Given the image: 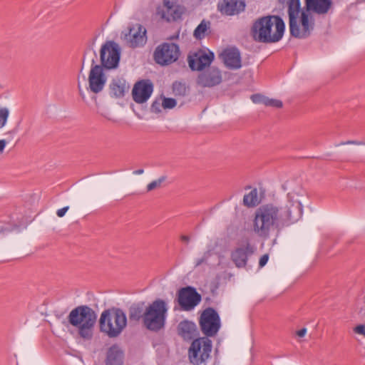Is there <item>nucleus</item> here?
<instances>
[{"label": "nucleus", "mask_w": 365, "mask_h": 365, "mask_svg": "<svg viewBox=\"0 0 365 365\" xmlns=\"http://www.w3.org/2000/svg\"><path fill=\"white\" fill-rule=\"evenodd\" d=\"M303 195L295 192L287 194L286 204L277 207L272 203L259 206L255 211L253 230L259 237H268L272 230L289 226L302 216L303 206L299 199Z\"/></svg>", "instance_id": "1"}, {"label": "nucleus", "mask_w": 365, "mask_h": 365, "mask_svg": "<svg viewBox=\"0 0 365 365\" xmlns=\"http://www.w3.org/2000/svg\"><path fill=\"white\" fill-rule=\"evenodd\" d=\"M284 30L285 24L279 16H266L254 22L251 34L257 42L272 43L282 38Z\"/></svg>", "instance_id": "2"}, {"label": "nucleus", "mask_w": 365, "mask_h": 365, "mask_svg": "<svg viewBox=\"0 0 365 365\" xmlns=\"http://www.w3.org/2000/svg\"><path fill=\"white\" fill-rule=\"evenodd\" d=\"M95 311L87 305L74 308L68 316L69 324L78 329V334L85 340H91L93 336V328L96 322Z\"/></svg>", "instance_id": "3"}, {"label": "nucleus", "mask_w": 365, "mask_h": 365, "mask_svg": "<svg viewBox=\"0 0 365 365\" xmlns=\"http://www.w3.org/2000/svg\"><path fill=\"white\" fill-rule=\"evenodd\" d=\"M127 325L125 312L120 308L113 307L104 310L99 319L100 331L110 338L118 336Z\"/></svg>", "instance_id": "4"}, {"label": "nucleus", "mask_w": 365, "mask_h": 365, "mask_svg": "<svg viewBox=\"0 0 365 365\" xmlns=\"http://www.w3.org/2000/svg\"><path fill=\"white\" fill-rule=\"evenodd\" d=\"M168 307L161 299H157L146 307L143 326L149 331L158 332L163 329L166 323Z\"/></svg>", "instance_id": "5"}, {"label": "nucleus", "mask_w": 365, "mask_h": 365, "mask_svg": "<svg viewBox=\"0 0 365 365\" xmlns=\"http://www.w3.org/2000/svg\"><path fill=\"white\" fill-rule=\"evenodd\" d=\"M312 11H307L304 7L300 14L299 21L302 29L298 23L299 15H295L294 21L289 19V26L290 35L297 38H306L309 37L314 27V20L311 16Z\"/></svg>", "instance_id": "6"}, {"label": "nucleus", "mask_w": 365, "mask_h": 365, "mask_svg": "<svg viewBox=\"0 0 365 365\" xmlns=\"http://www.w3.org/2000/svg\"><path fill=\"white\" fill-rule=\"evenodd\" d=\"M212 341L202 336L195 339L188 349V357L193 365H200L205 362L210 357L212 351Z\"/></svg>", "instance_id": "7"}, {"label": "nucleus", "mask_w": 365, "mask_h": 365, "mask_svg": "<svg viewBox=\"0 0 365 365\" xmlns=\"http://www.w3.org/2000/svg\"><path fill=\"white\" fill-rule=\"evenodd\" d=\"M199 326L204 336H215L221 327V320L217 312L212 307L205 309L200 315Z\"/></svg>", "instance_id": "8"}, {"label": "nucleus", "mask_w": 365, "mask_h": 365, "mask_svg": "<svg viewBox=\"0 0 365 365\" xmlns=\"http://www.w3.org/2000/svg\"><path fill=\"white\" fill-rule=\"evenodd\" d=\"M120 48L114 41H107L101 47L100 61L106 70L115 69L120 59Z\"/></svg>", "instance_id": "9"}, {"label": "nucleus", "mask_w": 365, "mask_h": 365, "mask_svg": "<svg viewBox=\"0 0 365 365\" xmlns=\"http://www.w3.org/2000/svg\"><path fill=\"white\" fill-rule=\"evenodd\" d=\"M180 54V48L175 43H163L154 51L155 61L161 66L170 65L175 62Z\"/></svg>", "instance_id": "10"}, {"label": "nucleus", "mask_w": 365, "mask_h": 365, "mask_svg": "<svg viewBox=\"0 0 365 365\" xmlns=\"http://www.w3.org/2000/svg\"><path fill=\"white\" fill-rule=\"evenodd\" d=\"M176 299L180 309L187 312L192 310L200 304L202 296L195 288L187 286L178 290Z\"/></svg>", "instance_id": "11"}, {"label": "nucleus", "mask_w": 365, "mask_h": 365, "mask_svg": "<svg viewBox=\"0 0 365 365\" xmlns=\"http://www.w3.org/2000/svg\"><path fill=\"white\" fill-rule=\"evenodd\" d=\"M106 70L101 66L96 64L95 60H92V64L88 75V85L91 91L98 93L103 91L107 77L103 73Z\"/></svg>", "instance_id": "12"}, {"label": "nucleus", "mask_w": 365, "mask_h": 365, "mask_svg": "<svg viewBox=\"0 0 365 365\" xmlns=\"http://www.w3.org/2000/svg\"><path fill=\"white\" fill-rule=\"evenodd\" d=\"M213 59L214 53L212 51H208L207 53L201 49L190 53L187 56L188 65L192 71H204L205 67L210 65Z\"/></svg>", "instance_id": "13"}, {"label": "nucleus", "mask_w": 365, "mask_h": 365, "mask_svg": "<svg viewBox=\"0 0 365 365\" xmlns=\"http://www.w3.org/2000/svg\"><path fill=\"white\" fill-rule=\"evenodd\" d=\"M222 82L221 71L216 67H208L202 71L197 78V83L201 87H213Z\"/></svg>", "instance_id": "14"}, {"label": "nucleus", "mask_w": 365, "mask_h": 365, "mask_svg": "<svg viewBox=\"0 0 365 365\" xmlns=\"http://www.w3.org/2000/svg\"><path fill=\"white\" fill-rule=\"evenodd\" d=\"M146 39V29L140 24H137L136 27H130L128 31L124 34V40L133 48L143 46Z\"/></svg>", "instance_id": "15"}, {"label": "nucleus", "mask_w": 365, "mask_h": 365, "mask_svg": "<svg viewBox=\"0 0 365 365\" xmlns=\"http://www.w3.org/2000/svg\"><path fill=\"white\" fill-rule=\"evenodd\" d=\"M153 91V85L149 80L138 81L132 91L133 101L137 103H145Z\"/></svg>", "instance_id": "16"}, {"label": "nucleus", "mask_w": 365, "mask_h": 365, "mask_svg": "<svg viewBox=\"0 0 365 365\" xmlns=\"http://www.w3.org/2000/svg\"><path fill=\"white\" fill-rule=\"evenodd\" d=\"M255 247L249 241L244 246L236 247L231 252V259L237 268L245 267L247 259L255 252Z\"/></svg>", "instance_id": "17"}, {"label": "nucleus", "mask_w": 365, "mask_h": 365, "mask_svg": "<svg viewBox=\"0 0 365 365\" xmlns=\"http://www.w3.org/2000/svg\"><path fill=\"white\" fill-rule=\"evenodd\" d=\"M165 10L163 11L161 18L168 22L176 21L181 19L185 8L169 0L163 1Z\"/></svg>", "instance_id": "18"}, {"label": "nucleus", "mask_w": 365, "mask_h": 365, "mask_svg": "<svg viewBox=\"0 0 365 365\" xmlns=\"http://www.w3.org/2000/svg\"><path fill=\"white\" fill-rule=\"evenodd\" d=\"M245 6V0H222L217 8L222 14L233 16L243 11Z\"/></svg>", "instance_id": "19"}, {"label": "nucleus", "mask_w": 365, "mask_h": 365, "mask_svg": "<svg viewBox=\"0 0 365 365\" xmlns=\"http://www.w3.org/2000/svg\"><path fill=\"white\" fill-rule=\"evenodd\" d=\"M220 58L229 68L238 69L242 66L240 53L237 48L223 50L220 54Z\"/></svg>", "instance_id": "20"}, {"label": "nucleus", "mask_w": 365, "mask_h": 365, "mask_svg": "<svg viewBox=\"0 0 365 365\" xmlns=\"http://www.w3.org/2000/svg\"><path fill=\"white\" fill-rule=\"evenodd\" d=\"M333 0H304V6L307 11L317 15H325L333 6Z\"/></svg>", "instance_id": "21"}, {"label": "nucleus", "mask_w": 365, "mask_h": 365, "mask_svg": "<svg viewBox=\"0 0 365 365\" xmlns=\"http://www.w3.org/2000/svg\"><path fill=\"white\" fill-rule=\"evenodd\" d=\"M125 354L117 344H113L106 351L105 365H123Z\"/></svg>", "instance_id": "22"}, {"label": "nucleus", "mask_w": 365, "mask_h": 365, "mask_svg": "<svg viewBox=\"0 0 365 365\" xmlns=\"http://www.w3.org/2000/svg\"><path fill=\"white\" fill-rule=\"evenodd\" d=\"M178 334L184 339H192L197 333L196 324L188 320H183L178 325Z\"/></svg>", "instance_id": "23"}, {"label": "nucleus", "mask_w": 365, "mask_h": 365, "mask_svg": "<svg viewBox=\"0 0 365 365\" xmlns=\"http://www.w3.org/2000/svg\"><path fill=\"white\" fill-rule=\"evenodd\" d=\"M145 303L139 302L133 304L128 309V317L130 322H139L140 320L143 323L146 309Z\"/></svg>", "instance_id": "24"}, {"label": "nucleus", "mask_w": 365, "mask_h": 365, "mask_svg": "<svg viewBox=\"0 0 365 365\" xmlns=\"http://www.w3.org/2000/svg\"><path fill=\"white\" fill-rule=\"evenodd\" d=\"M110 95L115 98H122L128 90L129 86L126 85L125 80L121 78L113 79L109 86Z\"/></svg>", "instance_id": "25"}, {"label": "nucleus", "mask_w": 365, "mask_h": 365, "mask_svg": "<svg viewBox=\"0 0 365 365\" xmlns=\"http://www.w3.org/2000/svg\"><path fill=\"white\" fill-rule=\"evenodd\" d=\"M211 22L203 19L200 24L195 28L193 32V36L197 40L203 39L210 33Z\"/></svg>", "instance_id": "26"}, {"label": "nucleus", "mask_w": 365, "mask_h": 365, "mask_svg": "<svg viewBox=\"0 0 365 365\" xmlns=\"http://www.w3.org/2000/svg\"><path fill=\"white\" fill-rule=\"evenodd\" d=\"M279 2L282 4L287 2L289 19H292V21H294L295 15H299L302 10L300 0H279Z\"/></svg>", "instance_id": "27"}, {"label": "nucleus", "mask_w": 365, "mask_h": 365, "mask_svg": "<svg viewBox=\"0 0 365 365\" xmlns=\"http://www.w3.org/2000/svg\"><path fill=\"white\" fill-rule=\"evenodd\" d=\"M243 203L248 207H253L258 205L257 190L256 188L252 190L248 194L244 196Z\"/></svg>", "instance_id": "28"}, {"label": "nucleus", "mask_w": 365, "mask_h": 365, "mask_svg": "<svg viewBox=\"0 0 365 365\" xmlns=\"http://www.w3.org/2000/svg\"><path fill=\"white\" fill-rule=\"evenodd\" d=\"M187 88L185 83L175 81L173 83V91L175 96H185L186 95Z\"/></svg>", "instance_id": "29"}, {"label": "nucleus", "mask_w": 365, "mask_h": 365, "mask_svg": "<svg viewBox=\"0 0 365 365\" xmlns=\"http://www.w3.org/2000/svg\"><path fill=\"white\" fill-rule=\"evenodd\" d=\"M167 177L161 176L158 180H153L147 185V191L150 192L161 187L162 184L165 181Z\"/></svg>", "instance_id": "30"}, {"label": "nucleus", "mask_w": 365, "mask_h": 365, "mask_svg": "<svg viewBox=\"0 0 365 365\" xmlns=\"http://www.w3.org/2000/svg\"><path fill=\"white\" fill-rule=\"evenodd\" d=\"M264 106L277 108H280L283 106V103L280 100L269 98L266 97Z\"/></svg>", "instance_id": "31"}, {"label": "nucleus", "mask_w": 365, "mask_h": 365, "mask_svg": "<svg viewBox=\"0 0 365 365\" xmlns=\"http://www.w3.org/2000/svg\"><path fill=\"white\" fill-rule=\"evenodd\" d=\"M9 111L6 108H0V128L4 127L7 121Z\"/></svg>", "instance_id": "32"}, {"label": "nucleus", "mask_w": 365, "mask_h": 365, "mask_svg": "<svg viewBox=\"0 0 365 365\" xmlns=\"http://www.w3.org/2000/svg\"><path fill=\"white\" fill-rule=\"evenodd\" d=\"M176 106V101L172 98H164L162 106L164 108L171 109L173 108Z\"/></svg>", "instance_id": "33"}, {"label": "nucleus", "mask_w": 365, "mask_h": 365, "mask_svg": "<svg viewBox=\"0 0 365 365\" xmlns=\"http://www.w3.org/2000/svg\"><path fill=\"white\" fill-rule=\"evenodd\" d=\"M251 99L255 103H262L264 105L266 97L263 95L257 93L252 95Z\"/></svg>", "instance_id": "34"}, {"label": "nucleus", "mask_w": 365, "mask_h": 365, "mask_svg": "<svg viewBox=\"0 0 365 365\" xmlns=\"http://www.w3.org/2000/svg\"><path fill=\"white\" fill-rule=\"evenodd\" d=\"M344 145H365V142L358 141V140H347V141H342L340 143L335 145V146Z\"/></svg>", "instance_id": "35"}, {"label": "nucleus", "mask_w": 365, "mask_h": 365, "mask_svg": "<svg viewBox=\"0 0 365 365\" xmlns=\"http://www.w3.org/2000/svg\"><path fill=\"white\" fill-rule=\"evenodd\" d=\"M162 106V104L158 101H155L150 107V109L154 113H159L161 111L160 107Z\"/></svg>", "instance_id": "36"}, {"label": "nucleus", "mask_w": 365, "mask_h": 365, "mask_svg": "<svg viewBox=\"0 0 365 365\" xmlns=\"http://www.w3.org/2000/svg\"><path fill=\"white\" fill-rule=\"evenodd\" d=\"M13 227L10 226L9 225H4L0 227V236L1 235L8 234L13 230Z\"/></svg>", "instance_id": "37"}, {"label": "nucleus", "mask_w": 365, "mask_h": 365, "mask_svg": "<svg viewBox=\"0 0 365 365\" xmlns=\"http://www.w3.org/2000/svg\"><path fill=\"white\" fill-rule=\"evenodd\" d=\"M354 330L356 334H361L365 336V326L364 325H363V324L358 325L354 328Z\"/></svg>", "instance_id": "38"}, {"label": "nucleus", "mask_w": 365, "mask_h": 365, "mask_svg": "<svg viewBox=\"0 0 365 365\" xmlns=\"http://www.w3.org/2000/svg\"><path fill=\"white\" fill-rule=\"evenodd\" d=\"M268 259H269V255L267 254L262 255L260 257L259 262V267H264L267 264Z\"/></svg>", "instance_id": "39"}, {"label": "nucleus", "mask_w": 365, "mask_h": 365, "mask_svg": "<svg viewBox=\"0 0 365 365\" xmlns=\"http://www.w3.org/2000/svg\"><path fill=\"white\" fill-rule=\"evenodd\" d=\"M68 208H69V207L66 206L61 209L58 210L56 212L57 216L59 217H63L65 215L66 212L68 211Z\"/></svg>", "instance_id": "40"}, {"label": "nucleus", "mask_w": 365, "mask_h": 365, "mask_svg": "<svg viewBox=\"0 0 365 365\" xmlns=\"http://www.w3.org/2000/svg\"><path fill=\"white\" fill-rule=\"evenodd\" d=\"M307 333V329L302 328L299 330H298L296 334L299 337H304Z\"/></svg>", "instance_id": "41"}, {"label": "nucleus", "mask_w": 365, "mask_h": 365, "mask_svg": "<svg viewBox=\"0 0 365 365\" xmlns=\"http://www.w3.org/2000/svg\"><path fill=\"white\" fill-rule=\"evenodd\" d=\"M180 239L182 242H183L187 245L190 242V237L188 235H182L180 237Z\"/></svg>", "instance_id": "42"}, {"label": "nucleus", "mask_w": 365, "mask_h": 365, "mask_svg": "<svg viewBox=\"0 0 365 365\" xmlns=\"http://www.w3.org/2000/svg\"><path fill=\"white\" fill-rule=\"evenodd\" d=\"M6 145V141L5 140H0V153L4 151Z\"/></svg>", "instance_id": "43"}, {"label": "nucleus", "mask_w": 365, "mask_h": 365, "mask_svg": "<svg viewBox=\"0 0 365 365\" xmlns=\"http://www.w3.org/2000/svg\"><path fill=\"white\" fill-rule=\"evenodd\" d=\"M205 260H206V258H205V257H202L201 259H198L197 262H196V266H198V265L201 264L202 263L205 262Z\"/></svg>", "instance_id": "44"}, {"label": "nucleus", "mask_w": 365, "mask_h": 365, "mask_svg": "<svg viewBox=\"0 0 365 365\" xmlns=\"http://www.w3.org/2000/svg\"><path fill=\"white\" fill-rule=\"evenodd\" d=\"M143 172H144L143 169H138V170H134L133 171V174H135V175H140V174H143Z\"/></svg>", "instance_id": "45"}, {"label": "nucleus", "mask_w": 365, "mask_h": 365, "mask_svg": "<svg viewBox=\"0 0 365 365\" xmlns=\"http://www.w3.org/2000/svg\"><path fill=\"white\" fill-rule=\"evenodd\" d=\"M78 88L79 91L81 92V88L80 83H78Z\"/></svg>", "instance_id": "46"}, {"label": "nucleus", "mask_w": 365, "mask_h": 365, "mask_svg": "<svg viewBox=\"0 0 365 365\" xmlns=\"http://www.w3.org/2000/svg\"><path fill=\"white\" fill-rule=\"evenodd\" d=\"M336 3H339V2H341L343 0H334Z\"/></svg>", "instance_id": "47"}]
</instances>
